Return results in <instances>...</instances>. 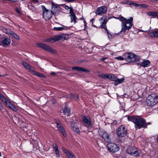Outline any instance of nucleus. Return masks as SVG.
<instances>
[{
	"instance_id": "nucleus-31",
	"label": "nucleus",
	"mask_w": 158,
	"mask_h": 158,
	"mask_svg": "<svg viewBox=\"0 0 158 158\" xmlns=\"http://www.w3.org/2000/svg\"><path fill=\"white\" fill-rule=\"evenodd\" d=\"M22 64L23 66L27 69L29 70V71L31 69H34L33 68H31V66L29 65V64L27 63V62L22 61Z\"/></svg>"
},
{
	"instance_id": "nucleus-23",
	"label": "nucleus",
	"mask_w": 158,
	"mask_h": 158,
	"mask_svg": "<svg viewBox=\"0 0 158 158\" xmlns=\"http://www.w3.org/2000/svg\"><path fill=\"white\" fill-rule=\"evenodd\" d=\"M150 64V62L148 60H146L141 62L140 65L143 67H148Z\"/></svg>"
},
{
	"instance_id": "nucleus-45",
	"label": "nucleus",
	"mask_w": 158,
	"mask_h": 158,
	"mask_svg": "<svg viewBox=\"0 0 158 158\" xmlns=\"http://www.w3.org/2000/svg\"><path fill=\"white\" fill-rule=\"evenodd\" d=\"M7 30L8 28H3L2 29V31L4 32L6 34L7 33Z\"/></svg>"
},
{
	"instance_id": "nucleus-24",
	"label": "nucleus",
	"mask_w": 158,
	"mask_h": 158,
	"mask_svg": "<svg viewBox=\"0 0 158 158\" xmlns=\"http://www.w3.org/2000/svg\"><path fill=\"white\" fill-rule=\"evenodd\" d=\"M10 43V39L7 38L4 39L2 42L3 47H6Z\"/></svg>"
},
{
	"instance_id": "nucleus-43",
	"label": "nucleus",
	"mask_w": 158,
	"mask_h": 158,
	"mask_svg": "<svg viewBox=\"0 0 158 158\" xmlns=\"http://www.w3.org/2000/svg\"><path fill=\"white\" fill-rule=\"evenodd\" d=\"M130 1H126L123 2V3L124 4H128L129 5Z\"/></svg>"
},
{
	"instance_id": "nucleus-8",
	"label": "nucleus",
	"mask_w": 158,
	"mask_h": 158,
	"mask_svg": "<svg viewBox=\"0 0 158 158\" xmlns=\"http://www.w3.org/2000/svg\"><path fill=\"white\" fill-rule=\"evenodd\" d=\"M117 135L120 137L125 136L127 133V129L123 126H121L117 130Z\"/></svg>"
},
{
	"instance_id": "nucleus-49",
	"label": "nucleus",
	"mask_w": 158,
	"mask_h": 158,
	"mask_svg": "<svg viewBox=\"0 0 158 158\" xmlns=\"http://www.w3.org/2000/svg\"><path fill=\"white\" fill-rule=\"evenodd\" d=\"M107 58H108L107 57H103L100 59V60L104 61L106 59H107Z\"/></svg>"
},
{
	"instance_id": "nucleus-34",
	"label": "nucleus",
	"mask_w": 158,
	"mask_h": 158,
	"mask_svg": "<svg viewBox=\"0 0 158 158\" xmlns=\"http://www.w3.org/2000/svg\"><path fill=\"white\" fill-rule=\"evenodd\" d=\"M108 74V73L100 74H98V76L102 78L105 79L107 78Z\"/></svg>"
},
{
	"instance_id": "nucleus-14",
	"label": "nucleus",
	"mask_w": 158,
	"mask_h": 158,
	"mask_svg": "<svg viewBox=\"0 0 158 158\" xmlns=\"http://www.w3.org/2000/svg\"><path fill=\"white\" fill-rule=\"evenodd\" d=\"M107 11V7L105 6H102L97 8L96 10V14L98 15H101L102 14L106 13Z\"/></svg>"
},
{
	"instance_id": "nucleus-28",
	"label": "nucleus",
	"mask_w": 158,
	"mask_h": 158,
	"mask_svg": "<svg viewBox=\"0 0 158 158\" xmlns=\"http://www.w3.org/2000/svg\"><path fill=\"white\" fill-rule=\"evenodd\" d=\"M53 150L55 152V153L57 157H59L60 156V153L58 149V147L56 146V144H53Z\"/></svg>"
},
{
	"instance_id": "nucleus-17",
	"label": "nucleus",
	"mask_w": 158,
	"mask_h": 158,
	"mask_svg": "<svg viewBox=\"0 0 158 158\" xmlns=\"http://www.w3.org/2000/svg\"><path fill=\"white\" fill-rule=\"evenodd\" d=\"M71 129L76 133L79 134L80 131L77 123H73V122L72 121H71Z\"/></svg>"
},
{
	"instance_id": "nucleus-6",
	"label": "nucleus",
	"mask_w": 158,
	"mask_h": 158,
	"mask_svg": "<svg viewBox=\"0 0 158 158\" xmlns=\"http://www.w3.org/2000/svg\"><path fill=\"white\" fill-rule=\"evenodd\" d=\"M43 12V17L45 20H48L51 18L53 14L50 10L47 9L44 6H42Z\"/></svg>"
},
{
	"instance_id": "nucleus-3",
	"label": "nucleus",
	"mask_w": 158,
	"mask_h": 158,
	"mask_svg": "<svg viewBox=\"0 0 158 158\" xmlns=\"http://www.w3.org/2000/svg\"><path fill=\"white\" fill-rule=\"evenodd\" d=\"M158 102V96L156 94H152L147 97L146 102L148 106H153Z\"/></svg>"
},
{
	"instance_id": "nucleus-20",
	"label": "nucleus",
	"mask_w": 158,
	"mask_h": 158,
	"mask_svg": "<svg viewBox=\"0 0 158 158\" xmlns=\"http://www.w3.org/2000/svg\"><path fill=\"white\" fill-rule=\"evenodd\" d=\"M30 72L32 73L33 75L37 76L40 77H42L43 78H45L46 77V76L43 74L41 73L36 72L35 71L34 69H31L30 71Z\"/></svg>"
},
{
	"instance_id": "nucleus-33",
	"label": "nucleus",
	"mask_w": 158,
	"mask_h": 158,
	"mask_svg": "<svg viewBox=\"0 0 158 158\" xmlns=\"http://www.w3.org/2000/svg\"><path fill=\"white\" fill-rule=\"evenodd\" d=\"M107 78L111 81H114L116 79V77L113 74H108Z\"/></svg>"
},
{
	"instance_id": "nucleus-35",
	"label": "nucleus",
	"mask_w": 158,
	"mask_h": 158,
	"mask_svg": "<svg viewBox=\"0 0 158 158\" xmlns=\"http://www.w3.org/2000/svg\"><path fill=\"white\" fill-rule=\"evenodd\" d=\"M10 35H12L15 39L18 40H19V35H18L17 34L14 33L13 31H12V32Z\"/></svg>"
},
{
	"instance_id": "nucleus-27",
	"label": "nucleus",
	"mask_w": 158,
	"mask_h": 158,
	"mask_svg": "<svg viewBox=\"0 0 158 158\" xmlns=\"http://www.w3.org/2000/svg\"><path fill=\"white\" fill-rule=\"evenodd\" d=\"M148 35L150 37L158 38V29L150 32Z\"/></svg>"
},
{
	"instance_id": "nucleus-18",
	"label": "nucleus",
	"mask_w": 158,
	"mask_h": 158,
	"mask_svg": "<svg viewBox=\"0 0 158 158\" xmlns=\"http://www.w3.org/2000/svg\"><path fill=\"white\" fill-rule=\"evenodd\" d=\"M101 23L100 27L104 29L105 30L107 29L106 24L107 21H106L104 17H102L99 19Z\"/></svg>"
},
{
	"instance_id": "nucleus-13",
	"label": "nucleus",
	"mask_w": 158,
	"mask_h": 158,
	"mask_svg": "<svg viewBox=\"0 0 158 158\" xmlns=\"http://www.w3.org/2000/svg\"><path fill=\"white\" fill-rule=\"evenodd\" d=\"M82 122L85 126L88 127H91L93 124L92 119L89 116H83Z\"/></svg>"
},
{
	"instance_id": "nucleus-11",
	"label": "nucleus",
	"mask_w": 158,
	"mask_h": 158,
	"mask_svg": "<svg viewBox=\"0 0 158 158\" xmlns=\"http://www.w3.org/2000/svg\"><path fill=\"white\" fill-rule=\"evenodd\" d=\"M56 125V127L58 130L61 132L64 137L66 136V133L65 131V129L61 122L60 120L56 121L55 122Z\"/></svg>"
},
{
	"instance_id": "nucleus-16",
	"label": "nucleus",
	"mask_w": 158,
	"mask_h": 158,
	"mask_svg": "<svg viewBox=\"0 0 158 158\" xmlns=\"http://www.w3.org/2000/svg\"><path fill=\"white\" fill-rule=\"evenodd\" d=\"M69 16L70 18V22L71 23H73L75 24L77 22L76 20L77 17L74 12L73 8H71L70 11H69Z\"/></svg>"
},
{
	"instance_id": "nucleus-55",
	"label": "nucleus",
	"mask_w": 158,
	"mask_h": 158,
	"mask_svg": "<svg viewBox=\"0 0 158 158\" xmlns=\"http://www.w3.org/2000/svg\"><path fill=\"white\" fill-rule=\"evenodd\" d=\"M51 74L52 75H55L56 73L55 72H52L51 73Z\"/></svg>"
},
{
	"instance_id": "nucleus-7",
	"label": "nucleus",
	"mask_w": 158,
	"mask_h": 158,
	"mask_svg": "<svg viewBox=\"0 0 158 158\" xmlns=\"http://www.w3.org/2000/svg\"><path fill=\"white\" fill-rule=\"evenodd\" d=\"M51 3L52 8L51 11L53 15L54 16L58 15L60 11V7L59 5L54 2H52Z\"/></svg>"
},
{
	"instance_id": "nucleus-41",
	"label": "nucleus",
	"mask_w": 158,
	"mask_h": 158,
	"mask_svg": "<svg viewBox=\"0 0 158 158\" xmlns=\"http://www.w3.org/2000/svg\"><path fill=\"white\" fill-rule=\"evenodd\" d=\"M115 58L119 60H123L124 59V58L121 56H119L118 57H115Z\"/></svg>"
},
{
	"instance_id": "nucleus-50",
	"label": "nucleus",
	"mask_w": 158,
	"mask_h": 158,
	"mask_svg": "<svg viewBox=\"0 0 158 158\" xmlns=\"http://www.w3.org/2000/svg\"><path fill=\"white\" fill-rule=\"evenodd\" d=\"M151 124V122L146 123V127H145V128H147V126L148 125H150V124Z\"/></svg>"
},
{
	"instance_id": "nucleus-10",
	"label": "nucleus",
	"mask_w": 158,
	"mask_h": 158,
	"mask_svg": "<svg viewBox=\"0 0 158 158\" xmlns=\"http://www.w3.org/2000/svg\"><path fill=\"white\" fill-rule=\"evenodd\" d=\"M107 148L108 151L110 152L114 153L117 152L119 151V148L115 143H110L108 144Z\"/></svg>"
},
{
	"instance_id": "nucleus-30",
	"label": "nucleus",
	"mask_w": 158,
	"mask_h": 158,
	"mask_svg": "<svg viewBox=\"0 0 158 158\" xmlns=\"http://www.w3.org/2000/svg\"><path fill=\"white\" fill-rule=\"evenodd\" d=\"M56 41L59 40H65L66 39V35L63 34L57 36H55Z\"/></svg>"
},
{
	"instance_id": "nucleus-60",
	"label": "nucleus",
	"mask_w": 158,
	"mask_h": 158,
	"mask_svg": "<svg viewBox=\"0 0 158 158\" xmlns=\"http://www.w3.org/2000/svg\"><path fill=\"white\" fill-rule=\"evenodd\" d=\"M3 76H4V75H2L0 74V76H1V77Z\"/></svg>"
},
{
	"instance_id": "nucleus-56",
	"label": "nucleus",
	"mask_w": 158,
	"mask_h": 158,
	"mask_svg": "<svg viewBox=\"0 0 158 158\" xmlns=\"http://www.w3.org/2000/svg\"><path fill=\"white\" fill-rule=\"evenodd\" d=\"M56 101L55 100H53V104H55V103H56Z\"/></svg>"
},
{
	"instance_id": "nucleus-29",
	"label": "nucleus",
	"mask_w": 158,
	"mask_h": 158,
	"mask_svg": "<svg viewBox=\"0 0 158 158\" xmlns=\"http://www.w3.org/2000/svg\"><path fill=\"white\" fill-rule=\"evenodd\" d=\"M124 80L125 79L123 77L120 79H117L116 78V80L114 81V85L117 86L118 85L124 82Z\"/></svg>"
},
{
	"instance_id": "nucleus-15",
	"label": "nucleus",
	"mask_w": 158,
	"mask_h": 158,
	"mask_svg": "<svg viewBox=\"0 0 158 158\" xmlns=\"http://www.w3.org/2000/svg\"><path fill=\"white\" fill-rule=\"evenodd\" d=\"M127 152L128 154L134 156H136L139 155V153L138 152L137 149L135 147L129 148L127 150Z\"/></svg>"
},
{
	"instance_id": "nucleus-39",
	"label": "nucleus",
	"mask_w": 158,
	"mask_h": 158,
	"mask_svg": "<svg viewBox=\"0 0 158 158\" xmlns=\"http://www.w3.org/2000/svg\"><path fill=\"white\" fill-rule=\"evenodd\" d=\"M138 5H139L138 7H140L141 8L143 7V8H147L148 7V5H147L145 4H138Z\"/></svg>"
},
{
	"instance_id": "nucleus-19",
	"label": "nucleus",
	"mask_w": 158,
	"mask_h": 158,
	"mask_svg": "<svg viewBox=\"0 0 158 158\" xmlns=\"http://www.w3.org/2000/svg\"><path fill=\"white\" fill-rule=\"evenodd\" d=\"M62 150L65 153L66 156L69 158H76L71 152L64 148H62Z\"/></svg>"
},
{
	"instance_id": "nucleus-42",
	"label": "nucleus",
	"mask_w": 158,
	"mask_h": 158,
	"mask_svg": "<svg viewBox=\"0 0 158 158\" xmlns=\"http://www.w3.org/2000/svg\"><path fill=\"white\" fill-rule=\"evenodd\" d=\"M76 0H63L65 2H75Z\"/></svg>"
},
{
	"instance_id": "nucleus-48",
	"label": "nucleus",
	"mask_w": 158,
	"mask_h": 158,
	"mask_svg": "<svg viewBox=\"0 0 158 158\" xmlns=\"http://www.w3.org/2000/svg\"><path fill=\"white\" fill-rule=\"evenodd\" d=\"M16 11L18 13V14H21V12L19 10V9L18 7H16L15 8Z\"/></svg>"
},
{
	"instance_id": "nucleus-53",
	"label": "nucleus",
	"mask_w": 158,
	"mask_h": 158,
	"mask_svg": "<svg viewBox=\"0 0 158 158\" xmlns=\"http://www.w3.org/2000/svg\"><path fill=\"white\" fill-rule=\"evenodd\" d=\"M84 20V26H85V28L86 27V22L85 21V20Z\"/></svg>"
},
{
	"instance_id": "nucleus-12",
	"label": "nucleus",
	"mask_w": 158,
	"mask_h": 158,
	"mask_svg": "<svg viewBox=\"0 0 158 158\" xmlns=\"http://www.w3.org/2000/svg\"><path fill=\"white\" fill-rule=\"evenodd\" d=\"M99 134L102 136L104 141L107 142H109L110 139L109 135L105 130L101 129L99 130Z\"/></svg>"
},
{
	"instance_id": "nucleus-59",
	"label": "nucleus",
	"mask_w": 158,
	"mask_h": 158,
	"mask_svg": "<svg viewBox=\"0 0 158 158\" xmlns=\"http://www.w3.org/2000/svg\"><path fill=\"white\" fill-rule=\"evenodd\" d=\"M104 62H105V63H106L107 62H106V61H104Z\"/></svg>"
},
{
	"instance_id": "nucleus-57",
	"label": "nucleus",
	"mask_w": 158,
	"mask_h": 158,
	"mask_svg": "<svg viewBox=\"0 0 158 158\" xmlns=\"http://www.w3.org/2000/svg\"><path fill=\"white\" fill-rule=\"evenodd\" d=\"M80 19H82V20H84V19L83 18V17H82V18Z\"/></svg>"
},
{
	"instance_id": "nucleus-32",
	"label": "nucleus",
	"mask_w": 158,
	"mask_h": 158,
	"mask_svg": "<svg viewBox=\"0 0 158 158\" xmlns=\"http://www.w3.org/2000/svg\"><path fill=\"white\" fill-rule=\"evenodd\" d=\"M44 41V42H52L53 41H56V36H54V37H51L49 38H47L45 39H44L43 40Z\"/></svg>"
},
{
	"instance_id": "nucleus-47",
	"label": "nucleus",
	"mask_w": 158,
	"mask_h": 158,
	"mask_svg": "<svg viewBox=\"0 0 158 158\" xmlns=\"http://www.w3.org/2000/svg\"><path fill=\"white\" fill-rule=\"evenodd\" d=\"M12 31H11L9 29H8V30L7 31V33L6 34L10 35V34H11V33Z\"/></svg>"
},
{
	"instance_id": "nucleus-2",
	"label": "nucleus",
	"mask_w": 158,
	"mask_h": 158,
	"mask_svg": "<svg viewBox=\"0 0 158 158\" xmlns=\"http://www.w3.org/2000/svg\"><path fill=\"white\" fill-rule=\"evenodd\" d=\"M0 99L7 107L15 112L18 111L17 109L15 106L11 103L7 98L1 93H0Z\"/></svg>"
},
{
	"instance_id": "nucleus-22",
	"label": "nucleus",
	"mask_w": 158,
	"mask_h": 158,
	"mask_svg": "<svg viewBox=\"0 0 158 158\" xmlns=\"http://www.w3.org/2000/svg\"><path fill=\"white\" fill-rule=\"evenodd\" d=\"M62 112H63L64 115H66L67 116L70 115V110L67 106H65L64 108L62 109Z\"/></svg>"
},
{
	"instance_id": "nucleus-52",
	"label": "nucleus",
	"mask_w": 158,
	"mask_h": 158,
	"mask_svg": "<svg viewBox=\"0 0 158 158\" xmlns=\"http://www.w3.org/2000/svg\"><path fill=\"white\" fill-rule=\"evenodd\" d=\"M9 1L12 2H17L18 0H9Z\"/></svg>"
},
{
	"instance_id": "nucleus-25",
	"label": "nucleus",
	"mask_w": 158,
	"mask_h": 158,
	"mask_svg": "<svg viewBox=\"0 0 158 158\" xmlns=\"http://www.w3.org/2000/svg\"><path fill=\"white\" fill-rule=\"evenodd\" d=\"M147 14L148 15L152 17L153 18L158 17V12L157 11L148 12Z\"/></svg>"
},
{
	"instance_id": "nucleus-44",
	"label": "nucleus",
	"mask_w": 158,
	"mask_h": 158,
	"mask_svg": "<svg viewBox=\"0 0 158 158\" xmlns=\"http://www.w3.org/2000/svg\"><path fill=\"white\" fill-rule=\"evenodd\" d=\"M64 8L65 9H66L67 10H69V9L70 10L71 8H72L71 7H70L69 6H68L67 5H65L64 6Z\"/></svg>"
},
{
	"instance_id": "nucleus-4",
	"label": "nucleus",
	"mask_w": 158,
	"mask_h": 158,
	"mask_svg": "<svg viewBox=\"0 0 158 158\" xmlns=\"http://www.w3.org/2000/svg\"><path fill=\"white\" fill-rule=\"evenodd\" d=\"M136 128L140 129L145 128L146 127V120L143 118L138 116L135 123Z\"/></svg>"
},
{
	"instance_id": "nucleus-38",
	"label": "nucleus",
	"mask_w": 158,
	"mask_h": 158,
	"mask_svg": "<svg viewBox=\"0 0 158 158\" xmlns=\"http://www.w3.org/2000/svg\"><path fill=\"white\" fill-rule=\"evenodd\" d=\"M105 30L106 31V32L107 33V34L108 35V39H112V35H111V34L110 33L109 31L107 29Z\"/></svg>"
},
{
	"instance_id": "nucleus-54",
	"label": "nucleus",
	"mask_w": 158,
	"mask_h": 158,
	"mask_svg": "<svg viewBox=\"0 0 158 158\" xmlns=\"http://www.w3.org/2000/svg\"><path fill=\"white\" fill-rule=\"evenodd\" d=\"M158 0H151V1L152 2H155L156 1H157Z\"/></svg>"
},
{
	"instance_id": "nucleus-51",
	"label": "nucleus",
	"mask_w": 158,
	"mask_h": 158,
	"mask_svg": "<svg viewBox=\"0 0 158 158\" xmlns=\"http://www.w3.org/2000/svg\"><path fill=\"white\" fill-rule=\"evenodd\" d=\"M33 2L34 3H37L38 2V0H33Z\"/></svg>"
},
{
	"instance_id": "nucleus-46",
	"label": "nucleus",
	"mask_w": 158,
	"mask_h": 158,
	"mask_svg": "<svg viewBox=\"0 0 158 158\" xmlns=\"http://www.w3.org/2000/svg\"><path fill=\"white\" fill-rule=\"evenodd\" d=\"M7 30L8 28H3L2 29V31L4 32L6 34L7 33Z\"/></svg>"
},
{
	"instance_id": "nucleus-37",
	"label": "nucleus",
	"mask_w": 158,
	"mask_h": 158,
	"mask_svg": "<svg viewBox=\"0 0 158 158\" xmlns=\"http://www.w3.org/2000/svg\"><path fill=\"white\" fill-rule=\"evenodd\" d=\"M64 29L63 27H54L53 28V30L56 31H60Z\"/></svg>"
},
{
	"instance_id": "nucleus-36",
	"label": "nucleus",
	"mask_w": 158,
	"mask_h": 158,
	"mask_svg": "<svg viewBox=\"0 0 158 158\" xmlns=\"http://www.w3.org/2000/svg\"><path fill=\"white\" fill-rule=\"evenodd\" d=\"M129 5L132 6H135V7H138V4L135 2H133L132 1H130Z\"/></svg>"
},
{
	"instance_id": "nucleus-26",
	"label": "nucleus",
	"mask_w": 158,
	"mask_h": 158,
	"mask_svg": "<svg viewBox=\"0 0 158 158\" xmlns=\"http://www.w3.org/2000/svg\"><path fill=\"white\" fill-rule=\"evenodd\" d=\"M126 117L127 118L128 120L132 121L133 122L134 124L135 123L136 119L138 118V116H129L128 115H126Z\"/></svg>"
},
{
	"instance_id": "nucleus-5",
	"label": "nucleus",
	"mask_w": 158,
	"mask_h": 158,
	"mask_svg": "<svg viewBox=\"0 0 158 158\" xmlns=\"http://www.w3.org/2000/svg\"><path fill=\"white\" fill-rule=\"evenodd\" d=\"M124 57L125 60L129 62H132L138 60V57L136 55L131 52L125 53Z\"/></svg>"
},
{
	"instance_id": "nucleus-58",
	"label": "nucleus",
	"mask_w": 158,
	"mask_h": 158,
	"mask_svg": "<svg viewBox=\"0 0 158 158\" xmlns=\"http://www.w3.org/2000/svg\"><path fill=\"white\" fill-rule=\"evenodd\" d=\"M94 20V19H93L92 20H90V21H93Z\"/></svg>"
},
{
	"instance_id": "nucleus-40",
	"label": "nucleus",
	"mask_w": 158,
	"mask_h": 158,
	"mask_svg": "<svg viewBox=\"0 0 158 158\" xmlns=\"http://www.w3.org/2000/svg\"><path fill=\"white\" fill-rule=\"evenodd\" d=\"M71 97L74 99H78L79 97L78 96L75 94H72L71 96Z\"/></svg>"
},
{
	"instance_id": "nucleus-9",
	"label": "nucleus",
	"mask_w": 158,
	"mask_h": 158,
	"mask_svg": "<svg viewBox=\"0 0 158 158\" xmlns=\"http://www.w3.org/2000/svg\"><path fill=\"white\" fill-rule=\"evenodd\" d=\"M36 45L39 47L41 48L44 49L47 51L51 53H54L56 51L55 50L52 49L49 46L44 44L37 43Z\"/></svg>"
},
{
	"instance_id": "nucleus-1",
	"label": "nucleus",
	"mask_w": 158,
	"mask_h": 158,
	"mask_svg": "<svg viewBox=\"0 0 158 158\" xmlns=\"http://www.w3.org/2000/svg\"><path fill=\"white\" fill-rule=\"evenodd\" d=\"M119 19L122 22L121 26L122 28L120 32L125 33L127 30H129L132 27L133 25V19L132 17H131L129 19H126L124 17L121 16L119 18H116Z\"/></svg>"
},
{
	"instance_id": "nucleus-61",
	"label": "nucleus",
	"mask_w": 158,
	"mask_h": 158,
	"mask_svg": "<svg viewBox=\"0 0 158 158\" xmlns=\"http://www.w3.org/2000/svg\"><path fill=\"white\" fill-rule=\"evenodd\" d=\"M1 156V153L0 152V156Z\"/></svg>"
},
{
	"instance_id": "nucleus-21",
	"label": "nucleus",
	"mask_w": 158,
	"mask_h": 158,
	"mask_svg": "<svg viewBox=\"0 0 158 158\" xmlns=\"http://www.w3.org/2000/svg\"><path fill=\"white\" fill-rule=\"evenodd\" d=\"M72 69L73 70H75L80 72H83L85 73H87L89 72V70L86 69L78 66L73 67Z\"/></svg>"
}]
</instances>
